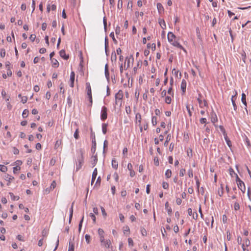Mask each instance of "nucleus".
I'll return each mask as SVG.
<instances>
[{"label": "nucleus", "instance_id": "nucleus-47", "mask_svg": "<svg viewBox=\"0 0 251 251\" xmlns=\"http://www.w3.org/2000/svg\"><path fill=\"white\" fill-rule=\"evenodd\" d=\"M74 136L76 139H77L79 138L78 129L77 128L75 130Z\"/></svg>", "mask_w": 251, "mask_h": 251}, {"label": "nucleus", "instance_id": "nucleus-2", "mask_svg": "<svg viewBox=\"0 0 251 251\" xmlns=\"http://www.w3.org/2000/svg\"><path fill=\"white\" fill-rule=\"evenodd\" d=\"M123 97V92L121 90H119L115 95V104L117 105H122V99Z\"/></svg>", "mask_w": 251, "mask_h": 251}, {"label": "nucleus", "instance_id": "nucleus-10", "mask_svg": "<svg viewBox=\"0 0 251 251\" xmlns=\"http://www.w3.org/2000/svg\"><path fill=\"white\" fill-rule=\"evenodd\" d=\"M188 214L189 216H192V218L194 219H197L198 218V214L197 212H193L192 211V209L191 208H189L188 209Z\"/></svg>", "mask_w": 251, "mask_h": 251}, {"label": "nucleus", "instance_id": "nucleus-43", "mask_svg": "<svg viewBox=\"0 0 251 251\" xmlns=\"http://www.w3.org/2000/svg\"><path fill=\"white\" fill-rule=\"evenodd\" d=\"M234 96H232V97L231 98V101H232V105H233V107H234V109L236 110L237 107H236V104H235V100L234 99Z\"/></svg>", "mask_w": 251, "mask_h": 251}, {"label": "nucleus", "instance_id": "nucleus-16", "mask_svg": "<svg viewBox=\"0 0 251 251\" xmlns=\"http://www.w3.org/2000/svg\"><path fill=\"white\" fill-rule=\"evenodd\" d=\"M59 54L64 59L67 60L69 58V56L66 54L65 51L64 50H62L59 51Z\"/></svg>", "mask_w": 251, "mask_h": 251}, {"label": "nucleus", "instance_id": "nucleus-25", "mask_svg": "<svg viewBox=\"0 0 251 251\" xmlns=\"http://www.w3.org/2000/svg\"><path fill=\"white\" fill-rule=\"evenodd\" d=\"M104 72H105V75L107 79H109V73L108 71V68L107 64L105 65V68H104Z\"/></svg>", "mask_w": 251, "mask_h": 251}, {"label": "nucleus", "instance_id": "nucleus-33", "mask_svg": "<svg viewBox=\"0 0 251 251\" xmlns=\"http://www.w3.org/2000/svg\"><path fill=\"white\" fill-rule=\"evenodd\" d=\"M0 171H1L2 172H6L7 171V168L6 166L3 165H0Z\"/></svg>", "mask_w": 251, "mask_h": 251}, {"label": "nucleus", "instance_id": "nucleus-27", "mask_svg": "<svg viewBox=\"0 0 251 251\" xmlns=\"http://www.w3.org/2000/svg\"><path fill=\"white\" fill-rule=\"evenodd\" d=\"M107 124H102V133L105 134H106V131H107Z\"/></svg>", "mask_w": 251, "mask_h": 251}, {"label": "nucleus", "instance_id": "nucleus-30", "mask_svg": "<svg viewBox=\"0 0 251 251\" xmlns=\"http://www.w3.org/2000/svg\"><path fill=\"white\" fill-rule=\"evenodd\" d=\"M241 100L242 103L247 106V102L246 100V95L244 93H242V98H241Z\"/></svg>", "mask_w": 251, "mask_h": 251}, {"label": "nucleus", "instance_id": "nucleus-22", "mask_svg": "<svg viewBox=\"0 0 251 251\" xmlns=\"http://www.w3.org/2000/svg\"><path fill=\"white\" fill-rule=\"evenodd\" d=\"M94 140H92V151L95 152L96 149V142L95 139V135L94 134Z\"/></svg>", "mask_w": 251, "mask_h": 251}, {"label": "nucleus", "instance_id": "nucleus-45", "mask_svg": "<svg viewBox=\"0 0 251 251\" xmlns=\"http://www.w3.org/2000/svg\"><path fill=\"white\" fill-rule=\"evenodd\" d=\"M186 109H187V110L188 111L189 116L190 117H191L192 116V111L190 110V107H189V106L188 104L186 105Z\"/></svg>", "mask_w": 251, "mask_h": 251}, {"label": "nucleus", "instance_id": "nucleus-3", "mask_svg": "<svg viewBox=\"0 0 251 251\" xmlns=\"http://www.w3.org/2000/svg\"><path fill=\"white\" fill-rule=\"evenodd\" d=\"M134 58L132 55H130L126 58L124 62L125 70H126L130 66V64L133 63Z\"/></svg>", "mask_w": 251, "mask_h": 251}, {"label": "nucleus", "instance_id": "nucleus-35", "mask_svg": "<svg viewBox=\"0 0 251 251\" xmlns=\"http://www.w3.org/2000/svg\"><path fill=\"white\" fill-rule=\"evenodd\" d=\"M74 244L71 242L69 243L68 251H74Z\"/></svg>", "mask_w": 251, "mask_h": 251}, {"label": "nucleus", "instance_id": "nucleus-28", "mask_svg": "<svg viewBox=\"0 0 251 251\" xmlns=\"http://www.w3.org/2000/svg\"><path fill=\"white\" fill-rule=\"evenodd\" d=\"M92 164L93 165V166H94L96 165V164L97 162V161H98L97 156L96 155H94L92 157Z\"/></svg>", "mask_w": 251, "mask_h": 251}, {"label": "nucleus", "instance_id": "nucleus-41", "mask_svg": "<svg viewBox=\"0 0 251 251\" xmlns=\"http://www.w3.org/2000/svg\"><path fill=\"white\" fill-rule=\"evenodd\" d=\"M90 238H91V237L88 234H86L85 235V239L86 242L88 244H89L90 243Z\"/></svg>", "mask_w": 251, "mask_h": 251}, {"label": "nucleus", "instance_id": "nucleus-48", "mask_svg": "<svg viewBox=\"0 0 251 251\" xmlns=\"http://www.w3.org/2000/svg\"><path fill=\"white\" fill-rule=\"evenodd\" d=\"M185 173H186L185 170L184 169H181L179 172V176H184Z\"/></svg>", "mask_w": 251, "mask_h": 251}, {"label": "nucleus", "instance_id": "nucleus-21", "mask_svg": "<svg viewBox=\"0 0 251 251\" xmlns=\"http://www.w3.org/2000/svg\"><path fill=\"white\" fill-rule=\"evenodd\" d=\"M136 124H139V126H140L141 122V116L139 113H137L136 114Z\"/></svg>", "mask_w": 251, "mask_h": 251}, {"label": "nucleus", "instance_id": "nucleus-6", "mask_svg": "<svg viewBox=\"0 0 251 251\" xmlns=\"http://www.w3.org/2000/svg\"><path fill=\"white\" fill-rule=\"evenodd\" d=\"M86 87L87 93V95L88 96L90 102L91 104H92V96L91 86H90V84L89 82H87L86 83Z\"/></svg>", "mask_w": 251, "mask_h": 251}, {"label": "nucleus", "instance_id": "nucleus-14", "mask_svg": "<svg viewBox=\"0 0 251 251\" xmlns=\"http://www.w3.org/2000/svg\"><path fill=\"white\" fill-rule=\"evenodd\" d=\"M186 88V81L185 79H182L181 83V89L183 93H185Z\"/></svg>", "mask_w": 251, "mask_h": 251}, {"label": "nucleus", "instance_id": "nucleus-56", "mask_svg": "<svg viewBox=\"0 0 251 251\" xmlns=\"http://www.w3.org/2000/svg\"><path fill=\"white\" fill-rule=\"evenodd\" d=\"M242 57V60L244 61V62H246V54L245 51H243V52L241 54Z\"/></svg>", "mask_w": 251, "mask_h": 251}, {"label": "nucleus", "instance_id": "nucleus-42", "mask_svg": "<svg viewBox=\"0 0 251 251\" xmlns=\"http://www.w3.org/2000/svg\"><path fill=\"white\" fill-rule=\"evenodd\" d=\"M83 219H84V216L82 217L81 220H80V221L79 222V226H78V231H79V232H80V230H81V227H82V222H83Z\"/></svg>", "mask_w": 251, "mask_h": 251}, {"label": "nucleus", "instance_id": "nucleus-55", "mask_svg": "<svg viewBox=\"0 0 251 251\" xmlns=\"http://www.w3.org/2000/svg\"><path fill=\"white\" fill-rule=\"evenodd\" d=\"M154 164L156 166H158L159 165V160H158V157H154Z\"/></svg>", "mask_w": 251, "mask_h": 251}, {"label": "nucleus", "instance_id": "nucleus-37", "mask_svg": "<svg viewBox=\"0 0 251 251\" xmlns=\"http://www.w3.org/2000/svg\"><path fill=\"white\" fill-rule=\"evenodd\" d=\"M167 93L169 95L171 96L172 97H174V92L172 90V88L171 87L168 90Z\"/></svg>", "mask_w": 251, "mask_h": 251}, {"label": "nucleus", "instance_id": "nucleus-23", "mask_svg": "<svg viewBox=\"0 0 251 251\" xmlns=\"http://www.w3.org/2000/svg\"><path fill=\"white\" fill-rule=\"evenodd\" d=\"M112 166L115 169H117L118 168V162L115 159H113L112 160Z\"/></svg>", "mask_w": 251, "mask_h": 251}, {"label": "nucleus", "instance_id": "nucleus-34", "mask_svg": "<svg viewBox=\"0 0 251 251\" xmlns=\"http://www.w3.org/2000/svg\"><path fill=\"white\" fill-rule=\"evenodd\" d=\"M151 123L153 126H155L157 124V117L156 116L152 117Z\"/></svg>", "mask_w": 251, "mask_h": 251}, {"label": "nucleus", "instance_id": "nucleus-12", "mask_svg": "<svg viewBox=\"0 0 251 251\" xmlns=\"http://www.w3.org/2000/svg\"><path fill=\"white\" fill-rule=\"evenodd\" d=\"M111 245V241L109 239H106L104 242L101 244V245L106 248H109Z\"/></svg>", "mask_w": 251, "mask_h": 251}, {"label": "nucleus", "instance_id": "nucleus-38", "mask_svg": "<svg viewBox=\"0 0 251 251\" xmlns=\"http://www.w3.org/2000/svg\"><path fill=\"white\" fill-rule=\"evenodd\" d=\"M141 66V63L138 62L137 64V66L133 68V71L134 73H136L137 70V68Z\"/></svg>", "mask_w": 251, "mask_h": 251}, {"label": "nucleus", "instance_id": "nucleus-52", "mask_svg": "<svg viewBox=\"0 0 251 251\" xmlns=\"http://www.w3.org/2000/svg\"><path fill=\"white\" fill-rule=\"evenodd\" d=\"M124 69H125L124 65L123 64V63H122L120 65V71L121 74H122L123 73V71Z\"/></svg>", "mask_w": 251, "mask_h": 251}, {"label": "nucleus", "instance_id": "nucleus-61", "mask_svg": "<svg viewBox=\"0 0 251 251\" xmlns=\"http://www.w3.org/2000/svg\"><path fill=\"white\" fill-rule=\"evenodd\" d=\"M244 244L247 247H248L250 244V241L249 239L248 238L246 239L244 242Z\"/></svg>", "mask_w": 251, "mask_h": 251}, {"label": "nucleus", "instance_id": "nucleus-57", "mask_svg": "<svg viewBox=\"0 0 251 251\" xmlns=\"http://www.w3.org/2000/svg\"><path fill=\"white\" fill-rule=\"evenodd\" d=\"M113 177L116 182L118 181L119 180V176L117 173H115L113 174Z\"/></svg>", "mask_w": 251, "mask_h": 251}, {"label": "nucleus", "instance_id": "nucleus-53", "mask_svg": "<svg viewBox=\"0 0 251 251\" xmlns=\"http://www.w3.org/2000/svg\"><path fill=\"white\" fill-rule=\"evenodd\" d=\"M0 56L2 57H4L5 55V50L3 49L0 50Z\"/></svg>", "mask_w": 251, "mask_h": 251}, {"label": "nucleus", "instance_id": "nucleus-17", "mask_svg": "<svg viewBox=\"0 0 251 251\" xmlns=\"http://www.w3.org/2000/svg\"><path fill=\"white\" fill-rule=\"evenodd\" d=\"M173 98L174 97H172L170 95L166 96L165 98V102L167 104H170Z\"/></svg>", "mask_w": 251, "mask_h": 251}, {"label": "nucleus", "instance_id": "nucleus-39", "mask_svg": "<svg viewBox=\"0 0 251 251\" xmlns=\"http://www.w3.org/2000/svg\"><path fill=\"white\" fill-rule=\"evenodd\" d=\"M28 110L27 109H25L23 111V113H22V116H23V118L26 117L28 115Z\"/></svg>", "mask_w": 251, "mask_h": 251}, {"label": "nucleus", "instance_id": "nucleus-13", "mask_svg": "<svg viewBox=\"0 0 251 251\" xmlns=\"http://www.w3.org/2000/svg\"><path fill=\"white\" fill-rule=\"evenodd\" d=\"M5 179L6 181H8L7 185H9L11 181L14 179V177L7 174L5 176Z\"/></svg>", "mask_w": 251, "mask_h": 251}, {"label": "nucleus", "instance_id": "nucleus-51", "mask_svg": "<svg viewBox=\"0 0 251 251\" xmlns=\"http://www.w3.org/2000/svg\"><path fill=\"white\" fill-rule=\"evenodd\" d=\"M188 175L189 177H192L193 176V171L191 169H190L188 171Z\"/></svg>", "mask_w": 251, "mask_h": 251}, {"label": "nucleus", "instance_id": "nucleus-59", "mask_svg": "<svg viewBox=\"0 0 251 251\" xmlns=\"http://www.w3.org/2000/svg\"><path fill=\"white\" fill-rule=\"evenodd\" d=\"M36 38V36L35 34H31L29 37V39L32 41L33 42Z\"/></svg>", "mask_w": 251, "mask_h": 251}, {"label": "nucleus", "instance_id": "nucleus-58", "mask_svg": "<svg viewBox=\"0 0 251 251\" xmlns=\"http://www.w3.org/2000/svg\"><path fill=\"white\" fill-rule=\"evenodd\" d=\"M13 152L14 154H18L19 153V151L17 148L14 147L13 149Z\"/></svg>", "mask_w": 251, "mask_h": 251}, {"label": "nucleus", "instance_id": "nucleus-11", "mask_svg": "<svg viewBox=\"0 0 251 251\" xmlns=\"http://www.w3.org/2000/svg\"><path fill=\"white\" fill-rule=\"evenodd\" d=\"M127 169L129 171V175L131 177H133L135 176V172L133 170L132 165L129 163L127 164Z\"/></svg>", "mask_w": 251, "mask_h": 251}, {"label": "nucleus", "instance_id": "nucleus-32", "mask_svg": "<svg viewBox=\"0 0 251 251\" xmlns=\"http://www.w3.org/2000/svg\"><path fill=\"white\" fill-rule=\"evenodd\" d=\"M98 175V171L97 168H95L93 172L92 178L93 180H95Z\"/></svg>", "mask_w": 251, "mask_h": 251}, {"label": "nucleus", "instance_id": "nucleus-26", "mask_svg": "<svg viewBox=\"0 0 251 251\" xmlns=\"http://www.w3.org/2000/svg\"><path fill=\"white\" fill-rule=\"evenodd\" d=\"M99 237L104 236V231L101 228H99L98 230Z\"/></svg>", "mask_w": 251, "mask_h": 251}, {"label": "nucleus", "instance_id": "nucleus-8", "mask_svg": "<svg viewBox=\"0 0 251 251\" xmlns=\"http://www.w3.org/2000/svg\"><path fill=\"white\" fill-rule=\"evenodd\" d=\"M238 188L241 190V191L244 193L246 191V187L245 184L243 181L242 180H240L239 182L237 183Z\"/></svg>", "mask_w": 251, "mask_h": 251}, {"label": "nucleus", "instance_id": "nucleus-20", "mask_svg": "<svg viewBox=\"0 0 251 251\" xmlns=\"http://www.w3.org/2000/svg\"><path fill=\"white\" fill-rule=\"evenodd\" d=\"M51 60L52 66L54 68H57L59 66V62L58 61L55 59H52Z\"/></svg>", "mask_w": 251, "mask_h": 251}, {"label": "nucleus", "instance_id": "nucleus-36", "mask_svg": "<svg viewBox=\"0 0 251 251\" xmlns=\"http://www.w3.org/2000/svg\"><path fill=\"white\" fill-rule=\"evenodd\" d=\"M129 231H130L129 227L128 226H125L124 227L123 232L125 234H126V233H129Z\"/></svg>", "mask_w": 251, "mask_h": 251}, {"label": "nucleus", "instance_id": "nucleus-9", "mask_svg": "<svg viewBox=\"0 0 251 251\" xmlns=\"http://www.w3.org/2000/svg\"><path fill=\"white\" fill-rule=\"evenodd\" d=\"M75 74L74 72L72 71L70 74V86L71 87H74V81H75Z\"/></svg>", "mask_w": 251, "mask_h": 251}, {"label": "nucleus", "instance_id": "nucleus-15", "mask_svg": "<svg viewBox=\"0 0 251 251\" xmlns=\"http://www.w3.org/2000/svg\"><path fill=\"white\" fill-rule=\"evenodd\" d=\"M218 121L217 117L215 113L211 114V121L212 123L214 124Z\"/></svg>", "mask_w": 251, "mask_h": 251}, {"label": "nucleus", "instance_id": "nucleus-44", "mask_svg": "<svg viewBox=\"0 0 251 251\" xmlns=\"http://www.w3.org/2000/svg\"><path fill=\"white\" fill-rule=\"evenodd\" d=\"M162 187L164 189H167L169 188V184L167 182H163L162 183Z\"/></svg>", "mask_w": 251, "mask_h": 251}, {"label": "nucleus", "instance_id": "nucleus-29", "mask_svg": "<svg viewBox=\"0 0 251 251\" xmlns=\"http://www.w3.org/2000/svg\"><path fill=\"white\" fill-rule=\"evenodd\" d=\"M11 199L13 201H18L19 199V196H15L12 193H9Z\"/></svg>", "mask_w": 251, "mask_h": 251}, {"label": "nucleus", "instance_id": "nucleus-31", "mask_svg": "<svg viewBox=\"0 0 251 251\" xmlns=\"http://www.w3.org/2000/svg\"><path fill=\"white\" fill-rule=\"evenodd\" d=\"M165 175L167 178H170L172 176V171H171V170L168 169L166 170Z\"/></svg>", "mask_w": 251, "mask_h": 251}, {"label": "nucleus", "instance_id": "nucleus-49", "mask_svg": "<svg viewBox=\"0 0 251 251\" xmlns=\"http://www.w3.org/2000/svg\"><path fill=\"white\" fill-rule=\"evenodd\" d=\"M128 245L129 246L132 247L134 245L133 241L132 239L131 238H129L128 239Z\"/></svg>", "mask_w": 251, "mask_h": 251}, {"label": "nucleus", "instance_id": "nucleus-50", "mask_svg": "<svg viewBox=\"0 0 251 251\" xmlns=\"http://www.w3.org/2000/svg\"><path fill=\"white\" fill-rule=\"evenodd\" d=\"M234 208L235 210H238L240 209V205L238 202H235L234 203Z\"/></svg>", "mask_w": 251, "mask_h": 251}, {"label": "nucleus", "instance_id": "nucleus-19", "mask_svg": "<svg viewBox=\"0 0 251 251\" xmlns=\"http://www.w3.org/2000/svg\"><path fill=\"white\" fill-rule=\"evenodd\" d=\"M165 208L167 211V213L169 215H171L172 213V210L171 207L169 206L168 202H166L165 203Z\"/></svg>", "mask_w": 251, "mask_h": 251}, {"label": "nucleus", "instance_id": "nucleus-63", "mask_svg": "<svg viewBox=\"0 0 251 251\" xmlns=\"http://www.w3.org/2000/svg\"><path fill=\"white\" fill-rule=\"evenodd\" d=\"M101 210L102 215L104 217L106 216V213L105 211L104 208L103 207H101Z\"/></svg>", "mask_w": 251, "mask_h": 251}, {"label": "nucleus", "instance_id": "nucleus-4", "mask_svg": "<svg viewBox=\"0 0 251 251\" xmlns=\"http://www.w3.org/2000/svg\"><path fill=\"white\" fill-rule=\"evenodd\" d=\"M83 156L82 153H80V156L77 158V162L76 163V171L79 170L82 167V164L83 163Z\"/></svg>", "mask_w": 251, "mask_h": 251}, {"label": "nucleus", "instance_id": "nucleus-54", "mask_svg": "<svg viewBox=\"0 0 251 251\" xmlns=\"http://www.w3.org/2000/svg\"><path fill=\"white\" fill-rule=\"evenodd\" d=\"M126 112L127 114H129L131 113V109L129 106H126Z\"/></svg>", "mask_w": 251, "mask_h": 251}, {"label": "nucleus", "instance_id": "nucleus-62", "mask_svg": "<svg viewBox=\"0 0 251 251\" xmlns=\"http://www.w3.org/2000/svg\"><path fill=\"white\" fill-rule=\"evenodd\" d=\"M119 218H120V221L123 223L124 222V218H125L124 216L122 214L120 213L119 214Z\"/></svg>", "mask_w": 251, "mask_h": 251}, {"label": "nucleus", "instance_id": "nucleus-18", "mask_svg": "<svg viewBox=\"0 0 251 251\" xmlns=\"http://www.w3.org/2000/svg\"><path fill=\"white\" fill-rule=\"evenodd\" d=\"M159 24L161 27V28L163 29H165L166 27V24L164 20L159 19Z\"/></svg>", "mask_w": 251, "mask_h": 251}, {"label": "nucleus", "instance_id": "nucleus-64", "mask_svg": "<svg viewBox=\"0 0 251 251\" xmlns=\"http://www.w3.org/2000/svg\"><path fill=\"white\" fill-rule=\"evenodd\" d=\"M174 231L176 233H177L178 232V231H179V227H178V226L177 225H176V226H174Z\"/></svg>", "mask_w": 251, "mask_h": 251}, {"label": "nucleus", "instance_id": "nucleus-46", "mask_svg": "<svg viewBox=\"0 0 251 251\" xmlns=\"http://www.w3.org/2000/svg\"><path fill=\"white\" fill-rule=\"evenodd\" d=\"M56 182L55 181H53L50 185V189L51 190H53V189L55 188V187H56Z\"/></svg>", "mask_w": 251, "mask_h": 251}, {"label": "nucleus", "instance_id": "nucleus-7", "mask_svg": "<svg viewBox=\"0 0 251 251\" xmlns=\"http://www.w3.org/2000/svg\"><path fill=\"white\" fill-rule=\"evenodd\" d=\"M197 100L199 102V106L201 108H204L205 107H208V103L207 101L205 100H202L200 98H198L197 99Z\"/></svg>", "mask_w": 251, "mask_h": 251}, {"label": "nucleus", "instance_id": "nucleus-5", "mask_svg": "<svg viewBox=\"0 0 251 251\" xmlns=\"http://www.w3.org/2000/svg\"><path fill=\"white\" fill-rule=\"evenodd\" d=\"M107 108L103 106L101 108V112H100V119L101 120H105L107 118Z\"/></svg>", "mask_w": 251, "mask_h": 251}, {"label": "nucleus", "instance_id": "nucleus-1", "mask_svg": "<svg viewBox=\"0 0 251 251\" xmlns=\"http://www.w3.org/2000/svg\"><path fill=\"white\" fill-rule=\"evenodd\" d=\"M167 38L168 42L173 46L177 47L180 49L184 51H186L184 48L176 40V36L173 32H168Z\"/></svg>", "mask_w": 251, "mask_h": 251}, {"label": "nucleus", "instance_id": "nucleus-24", "mask_svg": "<svg viewBox=\"0 0 251 251\" xmlns=\"http://www.w3.org/2000/svg\"><path fill=\"white\" fill-rule=\"evenodd\" d=\"M18 97L21 98V102L23 103H25L27 101V98L26 96H22L21 94H19Z\"/></svg>", "mask_w": 251, "mask_h": 251}, {"label": "nucleus", "instance_id": "nucleus-40", "mask_svg": "<svg viewBox=\"0 0 251 251\" xmlns=\"http://www.w3.org/2000/svg\"><path fill=\"white\" fill-rule=\"evenodd\" d=\"M21 168L19 166H16L13 168V173L16 174L19 171H20Z\"/></svg>", "mask_w": 251, "mask_h": 251}, {"label": "nucleus", "instance_id": "nucleus-60", "mask_svg": "<svg viewBox=\"0 0 251 251\" xmlns=\"http://www.w3.org/2000/svg\"><path fill=\"white\" fill-rule=\"evenodd\" d=\"M200 122L201 124H205L207 122V120L205 118H201L200 119Z\"/></svg>", "mask_w": 251, "mask_h": 251}]
</instances>
